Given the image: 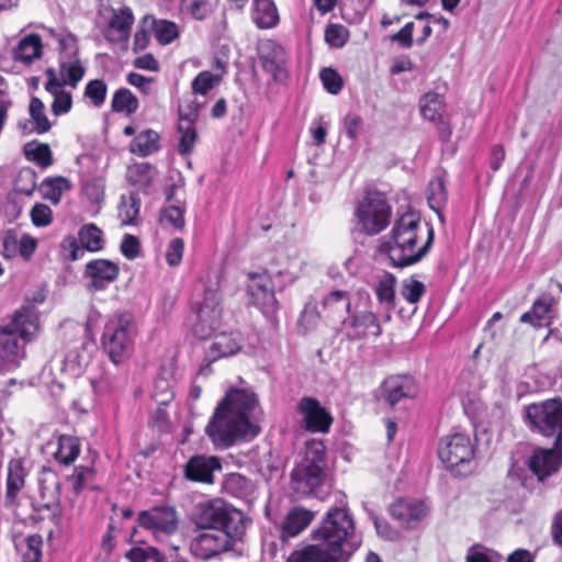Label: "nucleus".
I'll list each match as a JSON object with an SVG mask.
<instances>
[{
    "label": "nucleus",
    "mask_w": 562,
    "mask_h": 562,
    "mask_svg": "<svg viewBox=\"0 0 562 562\" xmlns=\"http://www.w3.org/2000/svg\"><path fill=\"white\" fill-rule=\"evenodd\" d=\"M258 407V395L254 391L232 387L217 404L205 432L221 448L250 441L260 432L254 420Z\"/></svg>",
    "instance_id": "obj_1"
},
{
    "label": "nucleus",
    "mask_w": 562,
    "mask_h": 562,
    "mask_svg": "<svg viewBox=\"0 0 562 562\" xmlns=\"http://www.w3.org/2000/svg\"><path fill=\"white\" fill-rule=\"evenodd\" d=\"M420 231L422 218L418 213L406 212L395 220L390 234L381 244V251L386 254L392 267L416 265L430 251L435 239L434 228L427 225V239L418 247Z\"/></svg>",
    "instance_id": "obj_2"
},
{
    "label": "nucleus",
    "mask_w": 562,
    "mask_h": 562,
    "mask_svg": "<svg viewBox=\"0 0 562 562\" xmlns=\"http://www.w3.org/2000/svg\"><path fill=\"white\" fill-rule=\"evenodd\" d=\"M38 330V314L29 305L15 311L12 319L0 326V373L10 372L20 366L19 339L31 341Z\"/></svg>",
    "instance_id": "obj_3"
},
{
    "label": "nucleus",
    "mask_w": 562,
    "mask_h": 562,
    "mask_svg": "<svg viewBox=\"0 0 562 562\" xmlns=\"http://www.w3.org/2000/svg\"><path fill=\"white\" fill-rule=\"evenodd\" d=\"M247 516L222 498L200 502L193 513L196 530H215L229 532L231 536L243 538L246 532Z\"/></svg>",
    "instance_id": "obj_4"
},
{
    "label": "nucleus",
    "mask_w": 562,
    "mask_h": 562,
    "mask_svg": "<svg viewBox=\"0 0 562 562\" xmlns=\"http://www.w3.org/2000/svg\"><path fill=\"white\" fill-rule=\"evenodd\" d=\"M326 448L321 440L307 442L304 457L291 472V488L302 496H318L326 479Z\"/></svg>",
    "instance_id": "obj_5"
},
{
    "label": "nucleus",
    "mask_w": 562,
    "mask_h": 562,
    "mask_svg": "<svg viewBox=\"0 0 562 562\" xmlns=\"http://www.w3.org/2000/svg\"><path fill=\"white\" fill-rule=\"evenodd\" d=\"M295 280L294 273L288 269L267 268L262 272L248 274L247 293L251 304L262 313L270 314L278 310L276 289L282 290Z\"/></svg>",
    "instance_id": "obj_6"
},
{
    "label": "nucleus",
    "mask_w": 562,
    "mask_h": 562,
    "mask_svg": "<svg viewBox=\"0 0 562 562\" xmlns=\"http://www.w3.org/2000/svg\"><path fill=\"white\" fill-rule=\"evenodd\" d=\"M136 335L137 325L130 313H122L106 322L102 347L114 364H121L132 356Z\"/></svg>",
    "instance_id": "obj_7"
},
{
    "label": "nucleus",
    "mask_w": 562,
    "mask_h": 562,
    "mask_svg": "<svg viewBox=\"0 0 562 562\" xmlns=\"http://www.w3.org/2000/svg\"><path fill=\"white\" fill-rule=\"evenodd\" d=\"M392 207L385 194L375 189H367L357 203L355 216L361 234L374 236L384 231L390 222Z\"/></svg>",
    "instance_id": "obj_8"
},
{
    "label": "nucleus",
    "mask_w": 562,
    "mask_h": 562,
    "mask_svg": "<svg viewBox=\"0 0 562 562\" xmlns=\"http://www.w3.org/2000/svg\"><path fill=\"white\" fill-rule=\"evenodd\" d=\"M474 454L475 447L465 434L456 432L440 439L438 457L454 476H468L474 471Z\"/></svg>",
    "instance_id": "obj_9"
},
{
    "label": "nucleus",
    "mask_w": 562,
    "mask_h": 562,
    "mask_svg": "<svg viewBox=\"0 0 562 562\" xmlns=\"http://www.w3.org/2000/svg\"><path fill=\"white\" fill-rule=\"evenodd\" d=\"M217 289L205 288L203 299L196 311L193 334L199 339L211 337L221 326L223 308Z\"/></svg>",
    "instance_id": "obj_10"
},
{
    "label": "nucleus",
    "mask_w": 562,
    "mask_h": 562,
    "mask_svg": "<svg viewBox=\"0 0 562 562\" xmlns=\"http://www.w3.org/2000/svg\"><path fill=\"white\" fill-rule=\"evenodd\" d=\"M348 316L341 323V333L349 341L366 339L369 335L380 337L382 327L378 315L369 310L351 311L350 302L346 304Z\"/></svg>",
    "instance_id": "obj_11"
},
{
    "label": "nucleus",
    "mask_w": 562,
    "mask_h": 562,
    "mask_svg": "<svg viewBox=\"0 0 562 562\" xmlns=\"http://www.w3.org/2000/svg\"><path fill=\"white\" fill-rule=\"evenodd\" d=\"M300 427L311 434H327L334 423L331 413L314 396H303L296 404Z\"/></svg>",
    "instance_id": "obj_12"
},
{
    "label": "nucleus",
    "mask_w": 562,
    "mask_h": 562,
    "mask_svg": "<svg viewBox=\"0 0 562 562\" xmlns=\"http://www.w3.org/2000/svg\"><path fill=\"white\" fill-rule=\"evenodd\" d=\"M198 533L190 542L191 553L202 560H210L231 550L241 538L231 536L229 532L215 530H196Z\"/></svg>",
    "instance_id": "obj_13"
},
{
    "label": "nucleus",
    "mask_w": 562,
    "mask_h": 562,
    "mask_svg": "<svg viewBox=\"0 0 562 562\" xmlns=\"http://www.w3.org/2000/svg\"><path fill=\"white\" fill-rule=\"evenodd\" d=\"M528 469L544 482L562 467V439L553 441L551 448L537 447L527 460Z\"/></svg>",
    "instance_id": "obj_14"
},
{
    "label": "nucleus",
    "mask_w": 562,
    "mask_h": 562,
    "mask_svg": "<svg viewBox=\"0 0 562 562\" xmlns=\"http://www.w3.org/2000/svg\"><path fill=\"white\" fill-rule=\"evenodd\" d=\"M119 263L103 258L92 259L85 266L86 289L91 293L105 291L120 276Z\"/></svg>",
    "instance_id": "obj_15"
},
{
    "label": "nucleus",
    "mask_w": 562,
    "mask_h": 562,
    "mask_svg": "<svg viewBox=\"0 0 562 562\" xmlns=\"http://www.w3.org/2000/svg\"><path fill=\"white\" fill-rule=\"evenodd\" d=\"M257 50L262 69L270 74L274 81L288 78V53L281 44L274 40H265L258 44Z\"/></svg>",
    "instance_id": "obj_16"
},
{
    "label": "nucleus",
    "mask_w": 562,
    "mask_h": 562,
    "mask_svg": "<svg viewBox=\"0 0 562 562\" xmlns=\"http://www.w3.org/2000/svg\"><path fill=\"white\" fill-rule=\"evenodd\" d=\"M137 522L144 529L167 536L175 533L178 529L177 512L170 506H154L142 510L138 514Z\"/></svg>",
    "instance_id": "obj_17"
},
{
    "label": "nucleus",
    "mask_w": 562,
    "mask_h": 562,
    "mask_svg": "<svg viewBox=\"0 0 562 562\" xmlns=\"http://www.w3.org/2000/svg\"><path fill=\"white\" fill-rule=\"evenodd\" d=\"M380 389L382 400L392 407L403 398L415 397L418 391L416 380L411 374L390 375Z\"/></svg>",
    "instance_id": "obj_18"
},
{
    "label": "nucleus",
    "mask_w": 562,
    "mask_h": 562,
    "mask_svg": "<svg viewBox=\"0 0 562 562\" xmlns=\"http://www.w3.org/2000/svg\"><path fill=\"white\" fill-rule=\"evenodd\" d=\"M26 475L27 471L22 459L9 461L3 503L5 508H18L20 506L19 494L25 486Z\"/></svg>",
    "instance_id": "obj_19"
},
{
    "label": "nucleus",
    "mask_w": 562,
    "mask_h": 562,
    "mask_svg": "<svg viewBox=\"0 0 562 562\" xmlns=\"http://www.w3.org/2000/svg\"><path fill=\"white\" fill-rule=\"evenodd\" d=\"M221 469L222 464L217 457L196 454L186 463L184 476L192 482L213 483L214 472Z\"/></svg>",
    "instance_id": "obj_20"
},
{
    "label": "nucleus",
    "mask_w": 562,
    "mask_h": 562,
    "mask_svg": "<svg viewBox=\"0 0 562 562\" xmlns=\"http://www.w3.org/2000/svg\"><path fill=\"white\" fill-rule=\"evenodd\" d=\"M426 512L423 502L398 499L390 506L391 516L407 529L416 528L426 516Z\"/></svg>",
    "instance_id": "obj_21"
},
{
    "label": "nucleus",
    "mask_w": 562,
    "mask_h": 562,
    "mask_svg": "<svg viewBox=\"0 0 562 562\" xmlns=\"http://www.w3.org/2000/svg\"><path fill=\"white\" fill-rule=\"evenodd\" d=\"M396 277L390 272L384 271L378 277V281L373 286L374 293L379 303L385 310L383 321H391V312L395 307V285Z\"/></svg>",
    "instance_id": "obj_22"
},
{
    "label": "nucleus",
    "mask_w": 562,
    "mask_h": 562,
    "mask_svg": "<svg viewBox=\"0 0 562 562\" xmlns=\"http://www.w3.org/2000/svg\"><path fill=\"white\" fill-rule=\"evenodd\" d=\"M222 491L235 498L251 503L254 499L255 484L246 475L233 472L224 476L222 481Z\"/></svg>",
    "instance_id": "obj_23"
},
{
    "label": "nucleus",
    "mask_w": 562,
    "mask_h": 562,
    "mask_svg": "<svg viewBox=\"0 0 562 562\" xmlns=\"http://www.w3.org/2000/svg\"><path fill=\"white\" fill-rule=\"evenodd\" d=\"M243 335L239 331L220 333L215 335L214 341L209 350L213 359L231 357L238 353L243 347Z\"/></svg>",
    "instance_id": "obj_24"
},
{
    "label": "nucleus",
    "mask_w": 562,
    "mask_h": 562,
    "mask_svg": "<svg viewBox=\"0 0 562 562\" xmlns=\"http://www.w3.org/2000/svg\"><path fill=\"white\" fill-rule=\"evenodd\" d=\"M313 513L302 507H294L285 516L281 527V539L288 541L290 538L301 533L313 520Z\"/></svg>",
    "instance_id": "obj_25"
},
{
    "label": "nucleus",
    "mask_w": 562,
    "mask_h": 562,
    "mask_svg": "<svg viewBox=\"0 0 562 562\" xmlns=\"http://www.w3.org/2000/svg\"><path fill=\"white\" fill-rule=\"evenodd\" d=\"M43 54L42 37L36 33L24 36L14 48V59L23 61L26 65L41 58Z\"/></svg>",
    "instance_id": "obj_26"
},
{
    "label": "nucleus",
    "mask_w": 562,
    "mask_h": 562,
    "mask_svg": "<svg viewBox=\"0 0 562 562\" xmlns=\"http://www.w3.org/2000/svg\"><path fill=\"white\" fill-rule=\"evenodd\" d=\"M419 110L424 120L435 123L443 119L446 102L443 95L429 91L419 99Z\"/></svg>",
    "instance_id": "obj_27"
},
{
    "label": "nucleus",
    "mask_w": 562,
    "mask_h": 562,
    "mask_svg": "<svg viewBox=\"0 0 562 562\" xmlns=\"http://www.w3.org/2000/svg\"><path fill=\"white\" fill-rule=\"evenodd\" d=\"M252 21L259 29L274 27L279 22L274 2L272 0H254Z\"/></svg>",
    "instance_id": "obj_28"
},
{
    "label": "nucleus",
    "mask_w": 562,
    "mask_h": 562,
    "mask_svg": "<svg viewBox=\"0 0 562 562\" xmlns=\"http://www.w3.org/2000/svg\"><path fill=\"white\" fill-rule=\"evenodd\" d=\"M300 550H294L286 562H327V540H315Z\"/></svg>",
    "instance_id": "obj_29"
},
{
    "label": "nucleus",
    "mask_w": 562,
    "mask_h": 562,
    "mask_svg": "<svg viewBox=\"0 0 562 562\" xmlns=\"http://www.w3.org/2000/svg\"><path fill=\"white\" fill-rule=\"evenodd\" d=\"M80 453L78 438L69 435H60L57 439V448L54 451V459L60 464L69 465Z\"/></svg>",
    "instance_id": "obj_30"
},
{
    "label": "nucleus",
    "mask_w": 562,
    "mask_h": 562,
    "mask_svg": "<svg viewBox=\"0 0 562 562\" xmlns=\"http://www.w3.org/2000/svg\"><path fill=\"white\" fill-rule=\"evenodd\" d=\"M159 134L153 130H145L136 135L130 144V150L139 157H146L159 149Z\"/></svg>",
    "instance_id": "obj_31"
},
{
    "label": "nucleus",
    "mask_w": 562,
    "mask_h": 562,
    "mask_svg": "<svg viewBox=\"0 0 562 562\" xmlns=\"http://www.w3.org/2000/svg\"><path fill=\"white\" fill-rule=\"evenodd\" d=\"M77 239L90 252L101 251L105 245L103 232L94 223L82 225Z\"/></svg>",
    "instance_id": "obj_32"
},
{
    "label": "nucleus",
    "mask_w": 562,
    "mask_h": 562,
    "mask_svg": "<svg viewBox=\"0 0 562 562\" xmlns=\"http://www.w3.org/2000/svg\"><path fill=\"white\" fill-rule=\"evenodd\" d=\"M148 21H150V27L160 45H168L179 36V29L175 22L169 20H156L153 16L146 15L143 19V24Z\"/></svg>",
    "instance_id": "obj_33"
},
{
    "label": "nucleus",
    "mask_w": 562,
    "mask_h": 562,
    "mask_svg": "<svg viewBox=\"0 0 562 562\" xmlns=\"http://www.w3.org/2000/svg\"><path fill=\"white\" fill-rule=\"evenodd\" d=\"M23 154L27 160L35 162L43 169L53 164V153L45 143H38L37 140L29 142L23 146Z\"/></svg>",
    "instance_id": "obj_34"
},
{
    "label": "nucleus",
    "mask_w": 562,
    "mask_h": 562,
    "mask_svg": "<svg viewBox=\"0 0 562 562\" xmlns=\"http://www.w3.org/2000/svg\"><path fill=\"white\" fill-rule=\"evenodd\" d=\"M68 189H70V181L61 176L45 178L40 186L42 196L55 205L60 202L63 191Z\"/></svg>",
    "instance_id": "obj_35"
},
{
    "label": "nucleus",
    "mask_w": 562,
    "mask_h": 562,
    "mask_svg": "<svg viewBox=\"0 0 562 562\" xmlns=\"http://www.w3.org/2000/svg\"><path fill=\"white\" fill-rule=\"evenodd\" d=\"M49 33L58 42L60 60L78 58V37L74 33L67 30L56 32L53 29Z\"/></svg>",
    "instance_id": "obj_36"
},
{
    "label": "nucleus",
    "mask_w": 562,
    "mask_h": 562,
    "mask_svg": "<svg viewBox=\"0 0 562 562\" xmlns=\"http://www.w3.org/2000/svg\"><path fill=\"white\" fill-rule=\"evenodd\" d=\"M138 99L127 88L117 89L112 98L111 109L116 113H126L132 115L138 110Z\"/></svg>",
    "instance_id": "obj_37"
},
{
    "label": "nucleus",
    "mask_w": 562,
    "mask_h": 562,
    "mask_svg": "<svg viewBox=\"0 0 562 562\" xmlns=\"http://www.w3.org/2000/svg\"><path fill=\"white\" fill-rule=\"evenodd\" d=\"M94 470L91 467L78 465L75 467L71 475L67 480L71 483L72 493L79 496L85 490L97 491V486L89 485V482L94 479Z\"/></svg>",
    "instance_id": "obj_38"
},
{
    "label": "nucleus",
    "mask_w": 562,
    "mask_h": 562,
    "mask_svg": "<svg viewBox=\"0 0 562 562\" xmlns=\"http://www.w3.org/2000/svg\"><path fill=\"white\" fill-rule=\"evenodd\" d=\"M86 69L79 58L60 60L59 63V74L66 86H70L71 88H76L78 86L83 78Z\"/></svg>",
    "instance_id": "obj_39"
},
{
    "label": "nucleus",
    "mask_w": 562,
    "mask_h": 562,
    "mask_svg": "<svg viewBox=\"0 0 562 562\" xmlns=\"http://www.w3.org/2000/svg\"><path fill=\"white\" fill-rule=\"evenodd\" d=\"M217 0H180L181 11L196 21L205 20L215 9Z\"/></svg>",
    "instance_id": "obj_40"
},
{
    "label": "nucleus",
    "mask_w": 562,
    "mask_h": 562,
    "mask_svg": "<svg viewBox=\"0 0 562 562\" xmlns=\"http://www.w3.org/2000/svg\"><path fill=\"white\" fill-rule=\"evenodd\" d=\"M426 293V285L413 274L402 281L401 295L409 304H417Z\"/></svg>",
    "instance_id": "obj_41"
},
{
    "label": "nucleus",
    "mask_w": 562,
    "mask_h": 562,
    "mask_svg": "<svg viewBox=\"0 0 562 562\" xmlns=\"http://www.w3.org/2000/svg\"><path fill=\"white\" fill-rule=\"evenodd\" d=\"M44 110L45 106L42 100L37 97H32L30 100L29 112L31 119L35 124L34 132H36L37 134H44L48 132L52 127V124L47 119Z\"/></svg>",
    "instance_id": "obj_42"
},
{
    "label": "nucleus",
    "mask_w": 562,
    "mask_h": 562,
    "mask_svg": "<svg viewBox=\"0 0 562 562\" xmlns=\"http://www.w3.org/2000/svg\"><path fill=\"white\" fill-rule=\"evenodd\" d=\"M427 201L434 211L438 212L448 201V192L443 179L431 180L427 188Z\"/></svg>",
    "instance_id": "obj_43"
},
{
    "label": "nucleus",
    "mask_w": 562,
    "mask_h": 562,
    "mask_svg": "<svg viewBox=\"0 0 562 562\" xmlns=\"http://www.w3.org/2000/svg\"><path fill=\"white\" fill-rule=\"evenodd\" d=\"M178 132L180 134L179 144H178V153L181 156H189L192 154L198 133L194 127V124L180 122L178 124Z\"/></svg>",
    "instance_id": "obj_44"
},
{
    "label": "nucleus",
    "mask_w": 562,
    "mask_h": 562,
    "mask_svg": "<svg viewBox=\"0 0 562 562\" xmlns=\"http://www.w3.org/2000/svg\"><path fill=\"white\" fill-rule=\"evenodd\" d=\"M552 303L553 299L546 295L535 300L531 305L533 315H536L537 319L540 323H543V326L546 327H550L555 317V311Z\"/></svg>",
    "instance_id": "obj_45"
},
{
    "label": "nucleus",
    "mask_w": 562,
    "mask_h": 562,
    "mask_svg": "<svg viewBox=\"0 0 562 562\" xmlns=\"http://www.w3.org/2000/svg\"><path fill=\"white\" fill-rule=\"evenodd\" d=\"M147 425L158 435L170 434L172 429V423L166 406L158 405L157 408L150 413Z\"/></svg>",
    "instance_id": "obj_46"
},
{
    "label": "nucleus",
    "mask_w": 562,
    "mask_h": 562,
    "mask_svg": "<svg viewBox=\"0 0 562 562\" xmlns=\"http://www.w3.org/2000/svg\"><path fill=\"white\" fill-rule=\"evenodd\" d=\"M37 175L32 168H22L14 181V190L23 195H32L36 189Z\"/></svg>",
    "instance_id": "obj_47"
},
{
    "label": "nucleus",
    "mask_w": 562,
    "mask_h": 562,
    "mask_svg": "<svg viewBox=\"0 0 562 562\" xmlns=\"http://www.w3.org/2000/svg\"><path fill=\"white\" fill-rule=\"evenodd\" d=\"M133 23L134 15L131 8L124 7L117 12H114L113 16L109 21V26L120 32L126 38Z\"/></svg>",
    "instance_id": "obj_48"
},
{
    "label": "nucleus",
    "mask_w": 562,
    "mask_h": 562,
    "mask_svg": "<svg viewBox=\"0 0 562 562\" xmlns=\"http://www.w3.org/2000/svg\"><path fill=\"white\" fill-rule=\"evenodd\" d=\"M108 86L102 79H92L85 87L83 97L89 99L91 104L100 108L106 98Z\"/></svg>",
    "instance_id": "obj_49"
},
{
    "label": "nucleus",
    "mask_w": 562,
    "mask_h": 562,
    "mask_svg": "<svg viewBox=\"0 0 562 562\" xmlns=\"http://www.w3.org/2000/svg\"><path fill=\"white\" fill-rule=\"evenodd\" d=\"M151 398L160 406H167L175 398L171 382L158 376L154 382Z\"/></svg>",
    "instance_id": "obj_50"
},
{
    "label": "nucleus",
    "mask_w": 562,
    "mask_h": 562,
    "mask_svg": "<svg viewBox=\"0 0 562 562\" xmlns=\"http://www.w3.org/2000/svg\"><path fill=\"white\" fill-rule=\"evenodd\" d=\"M26 550L21 562H42L43 537L40 533L29 535L25 539Z\"/></svg>",
    "instance_id": "obj_51"
},
{
    "label": "nucleus",
    "mask_w": 562,
    "mask_h": 562,
    "mask_svg": "<svg viewBox=\"0 0 562 562\" xmlns=\"http://www.w3.org/2000/svg\"><path fill=\"white\" fill-rule=\"evenodd\" d=\"M221 81L220 75H214L211 71H201L191 83L192 91L195 94L205 95Z\"/></svg>",
    "instance_id": "obj_52"
},
{
    "label": "nucleus",
    "mask_w": 562,
    "mask_h": 562,
    "mask_svg": "<svg viewBox=\"0 0 562 562\" xmlns=\"http://www.w3.org/2000/svg\"><path fill=\"white\" fill-rule=\"evenodd\" d=\"M153 166L148 162L138 164L130 171L128 180L133 186H137L140 189H147L153 183V177L150 171Z\"/></svg>",
    "instance_id": "obj_53"
},
{
    "label": "nucleus",
    "mask_w": 562,
    "mask_h": 562,
    "mask_svg": "<svg viewBox=\"0 0 562 562\" xmlns=\"http://www.w3.org/2000/svg\"><path fill=\"white\" fill-rule=\"evenodd\" d=\"M349 36V31L341 24H328L325 30V41L326 43L336 48L342 47Z\"/></svg>",
    "instance_id": "obj_54"
},
{
    "label": "nucleus",
    "mask_w": 562,
    "mask_h": 562,
    "mask_svg": "<svg viewBox=\"0 0 562 562\" xmlns=\"http://www.w3.org/2000/svg\"><path fill=\"white\" fill-rule=\"evenodd\" d=\"M325 90L331 94H337L342 89V78L337 70L324 68L319 74Z\"/></svg>",
    "instance_id": "obj_55"
},
{
    "label": "nucleus",
    "mask_w": 562,
    "mask_h": 562,
    "mask_svg": "<svg viewBox=\"0 0 562 562\" xmlns=\"http://www.w3.org/2000/svg\"><path fill=\"white\" fill-rule=\"evenodd\" d=\"M31 507L33 512H49V519L56 526L59 527L61 524V505L60 501L57 498L55 502H38L33 501L31 503Z\"/></svg>",
    "instance_id": "obj_56"
},
{
    "label": "nucleus",
    "mask_w": 562,
    "mask_h": 562,
    "mask_svg": "<svg viewBox=\"0 0 562 562\" xmlns=\"http://www.w3.org/2000/svg\"><path fill=\"white\" fill-rule=\"evenodd\" d=\"M158 549L151 546H136L124 553V558L130 562H148L158 557Z\"/></svg>",
    "instance_id": "obj_57"
},
{
    "label": "nucleus",
    "mask_w": 562,
    "mask_h": 562,
    "mask_svg": "<svg viewBox=\"0 0 562 562\" xmlns=\"http://www.w3.org/2000/svg\"><path fill=\"white\" fill-rule=\"evenodd\" d=\"M30 216L33 225L36 227H45L53 221V211L47 204L36 203L32 207Z\"/></svg>",
    "instance_id": "obj_58"
},
{
    "label": "nucleus",
    "mask_w": 562,
    "mask_h": 562,
    "mask_svg": "<svg viewBox=\"0 0 562 562\" xmlns=\"http://www.w3.org/2000/svg\"><path fill=\"white\" fill-rule=\"evenodd\" d=\"M161 221L168 222L176 229H182L184 226V209L178 205H169L161 210Z\"/></svg>",
    "instance_id": "obj_59"
},
{
    "label": "nucleus",
    "mask_w": 562,
    "mask_h": 562,
    "mask_svg": "<svg viewBox=\"0 0 562 562\" xmlns=\"http://www.w3.org/2000/svg\"><path fill=\"white\" fill-rule=\"evenodd\" d=\"M184 251V241L176 237L168 244L166 251V261L170 267H177L181 263Z\"/></svg>",
    "instance_id": "obj_60"
},
{
    "label": "nucleus",
    "mask_w": 562,
    "mask_h": 562,
    "mask_svg": "<svg viewBox=\"0 0 562 562\" xmlns=\"http://www.w3.org/2000/svg\"><path fill=\"white\" fill-rule=\"evenodd\" d=\"M52 112L56 116L67 114L72 106L71 93L64 90L53 94Z\"/></svg>",
    "instance_id": "obj_61"
},
{
    "label": "nucleus",
    "mask_w": 562,
    "mask_h": 562,
    "mask_svg": "<svg viewBox=\"0 0 562 562\" xmlns=\"http://www.w3.org/2000/svg\"><path fill=\"white\" fill-rule=\"evenodd\" d=\"M120 250L126 259H136L140 254L139 239L134 235L125 234L121 241Z\"/></svg>",
    "instance_id": "obj_62"
},
{
    "label": "nucleus",
    "mask_w": 562,
    "mask_h": 562,
    "mask_svg": "<svg viewBox=\"0 0 562 562\" xmlns=\"http://www.w3.org/2000/svg\"><path fill=\"white\" fill-rule=\"evenodd\" d=\"M363 125V120L360 115L355 113H348L344 117V130L347 137L355 142L358 139L360 131Z\"/></svg>",
    "instance_id": "obj_63"
},
{
    "label": "nucleus",
    "mask_w": 562,
    "mask_h": 562,
    "mask_svg": "<svg viewBox=\"0 0 562 562\" xmlns=\"http://www.w3.org/2000/svg\"><path fill=\"white\" fill-rule=\"evenodd\" d=\"M413 32L414 23L408 22L397 33L391 36V41L398 43L403 48H411L413 46Z\"/></svg>",
    "instance_id": "obj_64"
}]
</instances>
